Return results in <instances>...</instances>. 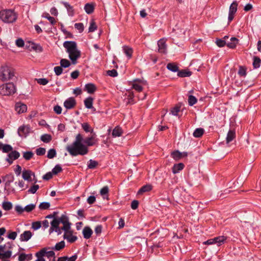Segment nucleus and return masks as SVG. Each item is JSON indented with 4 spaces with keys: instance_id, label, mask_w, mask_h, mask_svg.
Masks as SVG:
<instances>
[{
    "instance_id": "obj_54",
    "label": "nucleus",
    "mask_w": 261,
    "mask_h": 261,
    "mask_svg": "<svg viewBox=\"0 0 261 261\" xmlns=\"http://www.w3.org/2000/svg\"><path fill=\"white\" fill-rule=\"evenodd\" d=\"M34 154L32 151H26L23 153V157L26 160H30Z\"/></svg>"
},
{
    "instance_id": "obj_40",
    "label": "nucleus",
    "mask_w": 261,
    "mask_h": 261,
    "mask_svg": "<svg viewBox=\"0 0 261 261\" xmlns=\"http://www.w3.org/2000/svg\"><path fill=\"white\" fill-rule=\"evenodd\" d=\"M2 207L5 211H9L12 208V204L9 201H4L2 203Z\"/></svg>"
},
{
    "instance_id": "obj_62",
    "label": "nucleus",
    "mask_w": 261,
    "mask_h": 261,
    "mask_svg": "<svg viewBox=\"0 0 261 261\" xmlns=\"http://www.w3.org/2000/svg\"><path fill=\"white\" fill-rule=\"evenodd\" d=\"M45 149L42 147L37 148L36 150V154L38 155H43L45 153Z\"/></svg>"
},
{
    "instance_id": "obj_44",
    "label": "nucleus",
    "mask_w": 261,
    "mask_h": 261,
    "mask_svg": "<svg viewBox=\"0 0 261 261\" xmlns=\"http://www.w3.org/2000/svg\"><path fill=\"white\" fill-rule=\"evenodd\" d=\"M98 165V162L93 160H90L88 162V168L89 169H93L96 167Z\"/></svg>"
},
{
    "instance_id": "obj_42",
    "label": "nucleus",
    "mask_w": 261,
    "mask_h": 261,
    "mask_svg": "<svg viewBox=\"0 0 261 261\" xmlns=\"http://www.w3.org/2000/svg\"><path fill=\"white\" fill-rule=\"evenodd\" d=\"M261 63L260 59L257 57H253V66L254 68L256 69L259 67Z\"/></svg>"
},
{
    "instance_id": "obj_30",
    "label": "nucleus",
    "mask_w": 261,
    "mask_h": 261,
    "mask_svg": "<svg viewBox=\"0 0 261 261\" xmlns=\"http://www.w3.org/2000/svg\"><path fill=\"white\" fill-rule=\"evenodd\" d=\"M152 189V186L150 185H146L141 187V188L138 191L137 194L141 195L143 193L150 191Z\"/></svg>"
},
{
    "instance_id": "obj_58",
    "label": "nucleus",
    "mask_w": 261,
    "mask_h": 261,
    "mask_svg": "<svg viewBox=\"0 0 261 261\" xmlns=\"http://www.w3.org/2000/svg\"><path fill=\"white\" fill-rule=\"evenodd\" d=\"M45 18L47 19L50 23L53 25L55 24L56 23V21L55 19V18L49 15V14L46 13L44 16H43Z\"/></svg>"
},
{
    "instance_id": "obj_5",
    "label": "nucleus",
    "mask_w": 261,
    "mask_h": 261,
    "mask_svg": "<svg viewBox=\"0 0 261 261\" xmlns=\"http://www.w3.org/2000/svg\"><path fill=\"white\" fill-rule=\"evenodd\" d=\"M15 92L16 88L12 83H8L0 86V94L3 95H10Z\"/></svg>"
},
{
    "instance_id": "obj_35",
    "label": "nucleus",
    "mask_w": 261,
    "mask_h": 261,
    "mask_svg": "<svg viewBox=\"0 0 261 261\" xmlns=\"http://www.w3.org/2000/svg\"><path fill=\"white\" fill-rule=\"evenodd\" d=\"M123 50L124 53L128 58H131L133 53V50L132 48H130L126 46H124L123 47Z\"/></svg>"
},
{
    "instance_id": "obj_7",
    "label": "nucleus",
    "mask_w": 261,
    "mask_h": 261,
    "mask_svg": "<svg viewBox=\"0 0 261 261\" xmlns=\"http://www.w3.org/2000/svg\"><path fill=\"white\" fill-rule=\"evenodd\" d=\"M227 237L224 236H221L215 237L213 239H210L203 243L205 245H213L216 244L218 246H220L224 243L226 242Z\"/></svg>"
},
{
    "instance_id": "obj_49",
    "label": "nucleus",
    "mask_w": 261,
    "mask_h": 261,
    "mask_svg": "<svg viewBox=\"0 0 261 261\" xmlns=\"http://www.w3.org/2000/svg\"><path fill=\"white\" fill-rule=\"evenodd\" d=\"M50 203L48 202H41L39 205V208L41 210H47L50 207Z\"/></svg>"
},
{
    "instance_id": "obj_29",
    "label": "nucleus",
    "mask_w": 261,
    "mask_h": 261,
    "mask_svg": "<svg viewBox=\"0 0 261 261\" xmlns=\"http://www.w3.org/2000/svg\"><path fill=\"white\" fill-rule=\"evenodd\" d=\"M85 90L89 93H93L96 90V87L93 84L89 83L85 85Z\"/></svg>"
},
{
    "instance_id": "obj_20",
    "label": "nucleus",
    "mask_w": 261,
    "mask_h": 261,
    "mask_svg": "<svg viewBox=\"0 0 261 261\" xmlns=\"http://www.w3.org/2000/svg\"><path fill=\"white\" fill-rule=\"evenodd\" d=\"M93 233L92 230L88 226L85 227L83 229V234L86 239H89Z\"/></svg>"
},
{
    "instance_id": "obj_60",
    "label": "nucleus",
    "mask_w": 261,
    "mask_h": 261,
    "mask_svg": "<svg viewBox=\"0 0 261 261\" xmlns=\"http://www.w3.org/2000/svg\"><path fill=\"white\" fill-rule=\"evenodd\" d=\"M54 71L57 75H60L63 72V69L61 66H56L54 67Z\"/></svg>"
},
{
    "instance_id": "obj_52",
    "label": "nucleus",
    "mask_w": 261,
    "mask_h": 261,
    "mask_svg": "<svg viewBox=\"0 0 261 261\" xmlns=\"http://www.w3.org/2000/svg\"><path fill=\"white\" fill-rule=\"evenodd\" d=\"M180 106H176L171 109L170 114L174 116H177L178 112L180 111Z\"/></svg>"
},
{
    "instance_id": "obj_64",
    "label": "nucleus",
    "mask_w": 261,
    "mask_h": 261,
    "mask_svg": "<svg viewBox=\"0 0 261 261\" xmlns=\"http://www.w3.org/2000/svg\"><path fill=\"white\" fill-rule=\"evenodd\" d=\"M216 43L219 47H223L226 44L225 41L222 39H217Z\"/></svg>"
},
{
    "instance_id": "obj_63",
    "label": "nucleus",
    "mask_w": 261,
    "mask_h": 261,
    "mask_svg": "<svg viewBox=\"0 0 261 261\" xmlns=\"http://www.w3.org/2000/svg\"><path fill=\"white\" fill-rule=\"evenodd\" d=\"M107 73L108 75L112 77H116L118 75L117 72L115 69L108 70Z\"/></svg>"
},
{
    "instance_id": "obj_13",
    "label": "nucleus",
    "mask_w": 261,
    "mask_h": 261,
    "mask_svg": "<svg viewBox=\"0 0 261 261\" xmlns=\"http://www.w3.org/2000/svg\"><path fill=\"white\" fill-rule=\"evenodd\" d=\"M146 84V82L139 79L135 80L132 84V87L138 92H141L142 86Z\"/></svg>"
},
{
    "instance_id": "obj_12",
    "label": "nucleus",
    "mask_w": 261,
    "mask_h": 261,
    "mask_svg": "<svg viewBox=\"0 0 261 261\" xmlns=\"http://www.w3.org/2000/svg\"><path fill=\"white\" fill-rule=\"evenodd\" d=\"M238 7V3L237 2L234 1L230 5L229 9V14L228 17V22H230L232 20L234 17V15L237 12Z\"/></svg>"
},
{
    "instance_id": "obj_46",
    "label": "nucleus",
    "mask_w": 261,
    "mask_h": 261,
    "mask_svg": "<svg viewBox=\"0 0 261 261\" xmlns=\"http://www.w3.org/2000/svg\"><path fill=\"white\" fill-rule=\"evenodd\" d=\"M167 68L173 72H176L178 71V68L176 65L174 63H169L167 65Z\"/></svg>"
},
{
    "instance_id": "obj_37",
    "label": "nucleus",
    "mask_w": 261,
    "mask_h": 261,
    "mask_svg": "<svg viewBox=\"0 0 261 261\" xmlns=\"http://www.w3.org/2000/svg\"><path fill=\"white\" fill-rule=\"evenodd\" d=\"M62 223L64 225V222L60 217L54 218L51 222V225L52 226H59L60 224Z\"/></svg>"
},
{
    "instance_id": "obj_41",
    "label": "nucleus",
    "mask_w": 261,
    "mask_h": 261,
    "mask_svg": "<svg viewBox=\"0 0 261 261\" xmlns=\"http://www.w3.org/2000/svg\"><path fill=\"white\" fill-rule=\"evenodd\" d=\"M27 256H29V258L28 260H31L32 257V255L31 254H26L24 253H21L18 257L19 261H25L27 259Z\"/></svg>"
},
{
    "instance_id": "obj_10",
    "label": "nucleus",
    "mask_w": 261,
    "mask_h": 261,
    "mask_svg": "<svg viewBox=\"0 0 261 261\" xmlns=\"http://www.w3.org/2000/svg\"><path fill=\"white\" fill-rule=\"evenodd\" d=\"M31 132V129L29 125H23L18 127L17 134L20 137H27Z\"/></svg>"
},
{
    "instance_id": "obj_55",
    "label": "nucleus",
    "mask_w": 261,
    "mask_h": 261,
    "mask_svg": "<svg viewBox=\"0 0 261 261\" xmlns=\"http://www.w3.org/2000/svg\"><path fill=\"white\" fill-rule=\"evenodd\" d=\"M97 29V26L95 24V22L92 20L90 22V26L89 27V32H93Z\"/></svg>"
},
{
    "instance_id": "obj_32",
    "label": "nucleus",
    "mask_w": 261,
    "mask_h": 261,
    "mask_svg": "<svg viewBox=\"0 0 261 261\" xmlns=\"http://www.w3.org/2000/svg\"><path fill=\"white\" fill-rule=\"evenodd\" d=\"M204 132V130L203 128H197L193 132V135L195 138H200L203 135Z\"/></svg>"
},
{
    "instance_id": "obj_51",
    "label": "nucleus",
    "mask_w": 261,
    "mask_h": 261,
    "mask_svg": "<svg viewBox=\"0 0 261 261\" xmlns=\"http://www.w3.org/2000/svg\"><path fill=\"white\" fill-rule=\"evenodd\" d=\"M57 153L55 149H50L47 152V157L48 159H53L56 156Z\"/></svg>"
},
{
    "instance_id": "obj_23",
    "label": "nucleus",
    "mask_w": 261,
    "mask_h": 261,
    "mask_svg": "<svg viewBox=\"0 0 261 261\" xmlns=\"http://www.w3.org/2000/svg\"><path fill=\"white\" fill-rule=\"evenodd\" d=\"M13 149V147L9 144H3L0 142V150L4 153H8Z\"/></svg>"
},
{
    "instance_id": "obj_3",
    "label": "nucleus",
    "mask_w": 261,
    "mask_h": 261,
    "mask_svg": "<svg viewBox=\"0 0 261 261\" xmlns=\"http://www.w3.org/2000/svg\"><path fill=\"white\" fill-rule=\"evenodd\" d=\"M14 69L8 65H3L0 67V81L3 82L14 81L16 76Z\"/></svg>"
},
{
    "instance_id": "obj_1",
    "label": "nucleus",
    "mask_w": 261,
    "mask_h": 261,
    "mask_svg": "<svg viewBox=\"0 0 261 261\" xmlns=\"http://www.w3.org/2000/svg\"><path fill=\"white\" fill-rule=\"evenodd\" d=\"M97 141L95 133L85 139L81 134H78L74 142L66 147V150L72 156L84 155L88 152V147L94 145Z\"/></svg>"
},
{
    "instance_id": "obj_27",
    "label": "nucleus",
    "mask_w": 261,
    "mask_h": 261,
    "mask_svg": "<svg viewBox=\"0 0 261 261\" xmlns=\"http://www.w3.org/2000/svg\"><path fill=\"white\" fill-rule=\"evenodd\" d=\"M238 39L235 37L231 38L230 41L226 45L230 48H234L238 43Z\"/></svg>"
},
{
    "instance_id": "obj_4",
    "label": "nucleus",
    "mask_w": 261,
    "mask_h": 261,
    "mask_svg": "<svg viewBox=\"0 0 261 261\" xmlns=\"http://www.w3.org/2000/svg\"><path fill=\"white\" fill-rule=\"evenodd\" d=\"M17 18V15L14 10L6 9L0 11V19L5 23H12Z\"/></svg>"
},
{
    "instance_id": "obj_25",
    "label": "nucleus",
    "mask_w": 261,
    "mask_h": 261,
    "mask_svg": "<svg viewBox=\"0 0 261 261\" xmlns=\"http://www.w3.org/2000/svg\"><path fill=\"white\" fill-rule=\"evenodd\" d=\"M236 137V132L230 129L228 131L226 137V143L228 144L231 142Z\"/></svg>"
},
{
    "instance_id": "obj_26",
    "label": "nucleus",
    "mask_w": 261,
    "mask_h": 261,
    "mask_svg": "<svg viewBox=\"0 0 261 261\" xmlns=\"http://www.w3.org/2000/svg\"><path fill=\"white\" fill-rule=\"evenodd\" d=\"M184 164L182 163H178L174 164L172 167V172L174 174H176L182 170L184 168Z\"/></svg>"
},
{
    "instance_id": "obj_15",
    "label": "nucleus",
    "mask_w": 261,
    "mask_h": 261,
    "mask_svg": "<svg viewBox=\"0 0 261 261\" xmlns=\"http://www.w3.org/2000/svg\"><path fill=\"white\" fill-rule=\"evenodd\" d=\"M158 51L160 53L166 54L167 53V45L166 44V40L164 39H161L158 42Z\"/></svg>"
},
{
    "instance_id": "obj_59",
    "label": "nucleus",
    "mask_w": 261,
    "mask_h": 261,
    "mask_svg": "<svg viewBox=\"0 0 261 261\" xmlns=\"http://www.w3.org/2000/svg\"><path fill=\"white\" fill-rule=\"evenodd\" d=\"M62 169L59 165H57L52 170L54 174H57L62 171Z\"/></svg>"
},
{
    "instance_id": "obj_2",
    "label": "nucleus",
    "mask_w": 261,
    "mask_h": 261,
    "mask_svg": "<svg viewBox=\"0 0 261 261\" xmlns=\"http://www.w3.org/2000/svg\"><path fill=\"white\" fill-rule=\"evenodd\" d=\"M63 46L66 48L72 63L75 64L77 60L81 57V51L77 49L76 42L66 41L64 42Z\"/></svg>"
},
{
    "instance_id": "obj_47",
    "label": "nucleus",
    "mask_w": 261,
    "mask_h": 261,
    "mask_svg": "<svg viewBox=\"0 0 261 261\" xmlns=\"http://www.w3.org/2000/svg\"><path fill=\"white\" fill-rule=\"evenodd\" d=\"M177 75L179 77H188L191 75V72L187 70H181L178 72Z\"/></svg>"
},
{
    "instance_id": "obj_45",
    "label": "nucleus",
    "mask_w": 261,
    "mask_h": 261,
    "mask_svg": "<svg viewBox=\"0 0 261 261\" xmlns=\"http://www.w3.org/2000/svg\"><path fill=\"white\" fill-rule=\"evenodd\" d=\"M31 48L37 52H42L43 50L42 47L39 44L33 43L31 44Z\"/></svg>"
},
{
    "instance_id": "obj_57",
    "label": "nucleus",
    "mask_w": 261,
    "mask_h": 261,
    "mask_svg": "<svg viewBox=\"0 0 261 261\" xmlns=\"http://www.w3.org/2000/svg\"><path fill=\"white\" fill-rule=\"evenodd\" d=\"M238 74L240 76H245L246 75V69L243 66H240L238 71Z\"/></svg>"
},
{
    "instance_id": "obj_19",
    "label": "nucleus",
    "mask_w": 261,
    "mask_h": 261,
    "mask_svg": "<svg viewBox=\"0 0 261 261\" xmlns=\"http://www.w3.org/2000/svg\"><path fill=\"white\" fill-rule=\"evenodd\" d=\"M32 236V233L30 231H24L20 236L21 241H28Z\"/></svg>"
},
{
    "instance_id": "obj_16",
    "label": "nucleus",
    "mask_w": 261,
    "mask_h": 261,
    "mask_svg": "<svg viewBox=\"0 0 261 261\" xmlns=\"http://www.w3.org/2000/svg\"><path fill=\"white\" fill-rule=\"evenodd\" d=\"M61 218L64 222V226L62 227V229H63L64 231L71 229V223L69 222V219L67 216L65 215H62Z\"/></svg>"
},
{
    "instance_id": "obj_61",
    "label": "nucleus",
    "mask_w": 261,
    "mask_h": 261,
    "mask_svg": "<svg viewBox=\"0 0 261 261\" xmlns=\"http://www.w3.org/2000/svg\"><path fill=\"white\" fill-rule=\"evenodd\" d=\"M35 207V204H30L26 205L24 207V211L27 212H30L32 210H33Z\"/></svg>"
},
{
    "instance_id": "obj_34",
    "label": "nucleus",
    "mask_w": 261,
    "mask_h": 261,
    "mask_svg": "<svg viewBox=\"0 0 261 261\" xmlns=\"http://www.w3.org/2000/svg\"><path fill=\"white\" fill-rule=\"evenodd\" d=\"M62 230H63V229H62V227L60 228L59 226H52L51 225L49 230L50 233L53 231H55L57 233L58 235H60L62 233Z\"/></svg>"
},
{
    "instance_id": "obj_22",
    "label": "nucleus",
    "mask_w": 261,
    "mask_h": 261,
    "mask_svg": "<svg viewBox=\"0 0 261 261\" xmlns=\"http://www.w3.org/2000/svg\"><path fill=\"white\" fill-rule=\"evenodd\" d=\"M66 8L68 15L72 16L74 15V10L73 7L71 6L68 3L62 1L60 2Z\"/></svg>"
},
{
    "instance_id": "obj_17",
    "label": "nucleus",
    "mask_w": 261,
    "mask_h": 261,
    "mask_svg": "<svg viewBox=\"0 0 261 261\" xmlns=\"http://www.w3.org/2000/svg\"><path fill=\"white\" fill-rule=\"evenodd\" d=\"M76 102L74 98L70 97L64 102V106L67 109H71L75 105Z\"/></svg>"
},
{
    "instance_id": "obj_11",
    "label": "nucleus",
    "mask_w": 261,
    "mask_h": 261,
    "mask_svg": "<svg viewBox=\"0 0 261 261\" xmlns=\"http://www.w3.org/2000/svg\"><path fill=\"white\" fill-rule=\"evenodd\" d=\"M8 153L6 161L9 165H11L13 163V161L18 159L20 155L19 152L16 150H13V149Z\"/></svg>"
},
{
    "instance_id": "obj_50",
    "label": "nucleus",
    "mask_w": 261,
    "mask_h": 261,
    "mask_svg": "<svg viewBox=\"0 0 261 261\" xmlns=\"http://www.w3.org/2000/svg\"><path fill=\"white\" fill-rule=\"evenodd\" d=\"M60 65L62 67L67 68L70 65V62L67 59H62L60 61Z\"/></svg>"
},
{
    "instance_id": "obj_24",
    "label": "nucleus",
    "mask_w": 261,
    "mask_h": 261,
    "mask_svg": "<svg viewBox=\"0 0 261 261\" xmlns=\"http://www.w3.org/2000/svg\"><path fill=\"white\" fill-rule=\"evenodd\" d=\"M95 5L93 3H87L84 6V10L88 14L93 13Z\"/></svg>"
},
{
    "instance_id": "obj_31",
    "label": "nucleus",
    "mask_w": 261,
    "mask_h": 261,
    "mask_svg": "<svg viewBox=\"0 0 261 261\" xmlns=\"http://www.w3.org/2000/svg\"><path fill=\"white\" fill-rule=\"evenodd\" d=\"M93 98L91 97H89L86 98L84 100V104L87 109H93Z\"/></svg>"
},
{
    "instance_id": "obj_21",
    "label": "nucleus",
    "mask_w": 261,
    "mask_h": 261,
    "mask_svg": "<svg viewBox=\"0 0 261 261\" xmlns=\"http://www.w3.org/2000/svg\"><path fill=\"white\" fill-rule=\"evenodd\" d=\"M27 110V107L24 104L17 103L15 105V110L19 114L25 112Z\"/></svg>"
},
{
    "instance_id": "obj_53",
    "label": "nucleus",
    "mask_w": 261,
    "mask_h": 261,
    "mask_svg": "<svg viewBox=\"0 0 261 261\" xmlns=\"http://www.w3.org/2000/svg\"><path fill=\"white\" fill-rule=\"evenodd\" d=\"M39 188V185L34 184L28 190V192L29 193L35 194Z\"/></svg>"
},
{
    "instance_id": "obj_6",
    "label": "nucleus",
    "mask_w": 261,
    "mask_h": 261,
    "mask_svg": "<svg viewBox=\"0 0 261 261\" xmlns=\"http://www.w3.org/2000/svg\"><path fill=\"white\" fill-rule=\"evenodd\" d=\"M12 247L10 243L4 245H0V259H7L12 255V251L10 250Z\"/></svg>"
},
{
    "instance_id": "obj_38",
    "label": "nucleus",
    "mask_w": 261,
    "mask_h": 261,
    "mask_svg": "<svg viewBox=\"0 0 261 261\" xmlns=\"http://www.w3.org/2000/svg\"><path fill=\"white\" fill-rule=\"evenodd\" d=\"M65 246V245L64 241H62L57 243L56 244V245L54 247H53L51 249L53 250L59 251V250H60L64 248Z\"/></svg>"
},
{
    "instance_id": "obj_48",
    "label": "nucleus",
    "mask_w": 261,
    "mask_h": 261,
    "mask_svg": "<svg viewBox=\"0 0 261 261\" xmlns=\"http://www.w3.org/2000/svg\"><path fill=\"white\" fill-rule=\"evenodd\" d=\"M197 102V98L195 96H194L193 95H191L189 96V97H188V103H189V105L190 106H193Z\"/></svg>"
},
{
    "instance_id": "obj_28",
    "label": "nucleus",
    "mask_w": 261,
    "mask_h": 261,
    "mask_svg": "<svg viewBox=\"0 0 261 261\" xmlns=\"http://www.w3.org/2000/svg\"><path fill=\"white\" fill-rule=\"evenodd\" d=\"M123 131L121 127L117 126L114 128L112 132V136L114 138L120 137L122 135Z\"/></svg>"
},
{
    "instance_id": "obj_36",
    "label": "nucleus",
    "mask_w": 261,
    "mask_h": 261,
    "mask_svg": "<svg viewBox=\"0 0 261 261\" xmlns=\"http://www.w3.org/2000/svg\"><path fill=\"white\" fill-rule=\"evenodd\" d=\"M62 223L64 225V222L60 217L54 218L51 222V225L52 226H59L60 224Z\"/></svg>"
},
{
    "instance_id": "obj_33",
    "label": "nucleus",
    "mask_w": 261,
    "mask_h": 261,
    "mask_svg": "<svg viewBox=\"0 0 261 261\" xmlns=\"http://www.w3.org/2000/svg\"><path fill=\"white\" fill-rule=\"evenodd\" d=\"M109 192V188L108 186L103 187L100 191V194L103 199H108V194Z\"/></svg>"
},
{
    "instance_id": "obj_8",
    "label": "nucleus",
    "mask_w": 261,
    "mask_h": 261,
    "mask_svg": "<svg viewBox=\"0 0 261 261\" xmlns=\"http://www.w3.org/2000/svg\"><path fill=\"white\" fill-rule=\"evenodd\" d=\"M49 249H50V248L49 247H44L41 249L38 252L39 253V255H40V256L43 257L46 256L49 258V261H51L53 259H56L55 252L53 250H48Z\"/></svg>"
},
{
    "instance_id": "obj_56",
    "label": "nucleus",
    "mask_w": 261,
    "mask_h": 261,
    "mask_svg": "<svg viewBox=\"0 0 261 261\" xmlns=\"http://www.w3.org/2000/svg\"><path fill=\"white\" fill-rule=\"evenodd\" d=\"M74 27L75 29L79 30L80 33H82L84 29V27L83 23H76L74 24Z\"/></svg>"
},
{
    "instance_id": "obj_18",
    "label": "nucleus",
    "mask_w": 261,
    "mask_h": 261,
    "mask_svg": "<svg viewBox=\"0 0 261 261\" xmlns=\"http://www.w3.org/2000/svg\"><path fill=\"white\" fill-rule=\"evenodd\" d=\"M171 155L172 158H173L175 160H179L183 156H186L187 155V152L181 153L179 152L178 150H176L172 152L171 154Z\"/></svg>"
},
{
    "instance_id": "obj_39",
    "label": "nucleus",
    "mask_w": 261,
    "mask_h": 261,
    "mask_svg": "<svg viewBox=\"0 0 261 261\" xmlns=\"http://www.w3.org/2000/svg\"><path fill=\"white\" fill-rule=\"evenodd\" d=\"M82 127L86 133L90 132L92 133L93 132V129L91 128V127L88 123H82Z\"/></svg>"
},
{
    "instance_id": "obj_9",
    "label": "nucleus",
    "mask_w": 261,
    "mask_h": 261,
    "mask_svg": "<svg viewBox=\"0 0 261 261\" xmlns=\"http://www.w3.org/2000/svg\"><path fill=\"white\" fill-rule=\"evenodd\" d=\"M22 177L24 180L28 181H34V182L36 183L37 181V179L35 178V173L30 170H23Z\"/></svg>"
},
{
    "instance_id": "obj_14",
    "label": "nucleus",
    "mask_w": 261,
    "mask_h": 261,
    "mask_svg": "<svg viewBox=\"0 0 261 261\" xmlns=\"http://www.w3.org/2000/svg\"><path fill=\"white\" fill-rule=\"evenodd\" d=\"M64 232L63 238L67 240L69 243H73L77 240V237L72 235V231L70 229L64 231Z\"/></svg>"
},
{
    "instance_id": "obj_43",
    "label": "nucleus",
    "mask_w": 261,
    "mask_h": 261,
    "mask_svg": "<svg viewBox=\"0 0 261 261\" xmlns=\"http://www.w3.org/2000/svg\"><path fill=\"white\" fill-rule=\"evenodd\" d=\"M41 140L44 143H48L51 140V136L49 134H44L41 136Z\"/></svg>"
}]
</instances>
